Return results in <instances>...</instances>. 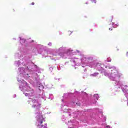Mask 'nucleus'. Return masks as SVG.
Listing matches in <instances>:
<instances>
[{"label":"nucleus","instance_id":"obj_5","mask_svg":"<svg viewBox=\"0 0 128 128\" xmlns=\"http://www.w3.org/2000/svg\"><path fill=\"white\" fill-rule=\"evenodd\" d=\"M109 70H110L111 72L110 73H108L107 72H106L104 71L102 72H104V76H108V78L110 80H112L114 82V86H117V88H120L122 86V84H124V82H120L119 81L120 78V74L118 72V68L116 67V69H112V68H108ZM117 72V74L116 75H114L113 76V79L110 78V76H112V72H114V70H116Z\"/></svg>","mask_w":128,"mask_h":128},{"label":"nucleus","instance_id":"obj_14","mask_svg":"<svg viewBox=\"0 0 128 128\" xmlns=\"http://www.w3.org/2000/svg\"><path fill=\"white\" fill-rule=\"evenodd\" d=\"M112 26L113 28H118V24H114V22H112Z\"/></svg>","mask_w":128,"mask_h":128},{"label":"nucleus","instance_id":"obj_9","mask_svg":"<svg viewBox=\"0 0 128 128\" xmlns=\"http://www.w3.org/2000/svg\"><path fill=\"white\" fill-rule=\"evenodd\" d=\"M99 98H100V96H98V94H94V100L92 102L90 101V104H96V100H98Z\"/></svg>","mask_w":128,"mask_h":128},{"label":"nucleus","instance_id":"obj_11","mask_svg":"<svg viewBox=\"0 0 128 128\" xmlns=\"http://www.w3.org/2000/svg\"><path fill=\"white\" fill-rule=\"evenodd\" d=\"M78 100L76 98L74 99L72 102L71 103V104H77V106H80V102H78Z\"/></svg>","mask_w":128,"mask_h":128},{"label":"nucleus","instance_id":"obj_45","mask_svg":"<svg viewBox=\"0 0 128 128\" xmlns=\"http://www.w3.org/2000/svg\"><path fill=\"white\" fill-rule=\"evenodd\" d=\"M52 60H54V58H52Z\"/></svg>","mask_w":128,"mask_h":128},{"label":"nucleus","instance_id":"obj_16","mask_svg":"<svg viewBox=\"0 0 128 128\" xmlns=\"http://www.w3.org/2000/svg\"><path fill=\"white\" fill-rule=\"evenodd\" d=\"M57 68H58V70H62V67H60V66L58 65L57 66Z\"/></svg>","mask_w":128,"mask_h":128},{"label":"nucleus","instance_id":"obj_6","mask_svg":"<svg viewBox=\"0 0 128 128\" xmlns=\"http://www.w3.org/2000/svg\"><path fill=\"white\" fill-rule=\"evenodd\" d=\"M80 58L76 57L70 58V62L72 66H82V68H86V58L88 56L80 54Z\"/></svg>","mask_w":128,"mask_h":128},{"label":"nucleus","instance_id":"obj_35","mask_svg":"<svg viewBox=\"0 0 128 128\" xmlns=\"http://www.w3.org/2000/svg\"><path fill=\"white\" fill-rule=\"evenodd\" d=\"M68 64V62H66L64 64Z\"/></svg>","mask_w":128,"mask_h":128},{"label":"nucleus","instance_id":"obj_23","mask_svg":"<svg viewBox=\"0 0 128 128\" xmlns=\"http://www.w3.org/2000/svg\"><path fill=\"white\" fill-rule=\"evenodd\" d=\"M76 52H75L74 51L73 53H72V54H70V55H72V54H76Z\"/></svg>","mask_w":128,"mask_h":128},{"label":"nucleus","instance_id":"obj_32","mask_svg":"<svg viewBox=\"0 0 128 128\" xmlns=\"http://www.w3.org/2000/svg\"><path fill=\"white\" fill-rule=\"evenodd\" d=\"M62 102H64V100H62Z\"/></svg>","mask_w":128,"mask_h":128},{"label":"nucleus","instance_id":"obj_19","mask_svg":"<svg viewBox=\"0 0 128 128\" xmlns=\"http://www.w3.org/2000/svg\"><path fill=\"white\" fill-rule=\"evenodd\" d=\"M52 44L51 42H50L48 44V46H52Z\"/></svg>","mask_w":128,"mask_h":128},{"label":"nucleus","instance_id":"obj_30","mask_svg":"<svg viewBox=\"0 0 128 128\" xmlns=\"http://www.w3.org/2000/svg\"><path fill=\"white\" fill-rule=\"evenodd\" d=\"M114 18V16H112V19L111 20H110L111 22H112V18Z\"/></svg>","mask_w":128,"mask_h":128},{"label":"nucleus","instance_id":"obj_12","mask_svg":"<svg viewBox=\"0 0 128 128\" xmlns=\"http://www.w3.org/2000/svg\"><path fill=\"white\" fill-rule=\"evenodd\" d=\"M70 96H72V93L64 94L63 98H70Z\"/></svg>","mask_w":128,"mask_h":128},{"label":"nucleus","instance_id":"obj_37","mask_svg":"<svg viewBox=\"0 0 128 128\" xmlns=\"http://www.w3.org/2000/svg\"><path fill=\"white\" fill-rule=\"evenodd\" d=\"M88 2H86V4H88Z\"/></svg>","mask_w":128,"mask_h":128},{"label":"nucleus","instance_id":"obj_33","mask_svg":"<svg viewBox=\"0 0 128 128\" xmlns=\"http://www.w3.org/2000/svg\"><path fill=\"white\" fill-rule=\"evenodd\" d=\"M76 52H79L78 50H76Z\"/></svg>","mask_w":128,"mask_h":128},{"label":"nucleus","instance_id":"obj_22","mask_svg":"<svg viewBox=\"0 0 128 128\" xmlns=\"http://www.w3.org/2000/svg\"><path fill=\"white\" fill-rule=\"evenodd\" d=\"M74 94H80V92L76 91V92H74Z\"/></svg>","mask_w":128,"mask_h":128},{"label":"nucleus","instance_id":"obj_36","mask_svg":"<svg viewBox=\"0 0 128 128\" xmlns=\"http://www.w3.org/2000/svg\"><path fill=\"white\" fill-rule=\"evenodd\" d=\"M44 54H46L47 52H44Z\"/></svg>","mask_w":128,"mask_h":128},{"label":"nucleus","instance_id":"obj_21","mask_svg":"<svg viewBox=\"0 0 128 128\" xmlns=\"http://www.w3.org/2000/svg\"><path fill=\"white\" fill-rule=\"evenodd\" d=\"M48 57V58H50V56H45V55H43L42 58H46V57Z\"/></svg>","mask_w":128,"mask_h":128},{"label":"nucleus","instance_id":"obj_26","mask_svg":"<svg viewBox=\"0 0 128 128\" xmlns=\"http://www.w3.org/2000/svg\"><path fill=\"white\" fill-rule=\"evenodd\" d=\"M106 128H110V126H106Z\"/></svg>","mask_w":128,"mask_h":128},{"label":"nucleus","instance_id":"obj_31","mask_svg":"<svg viewBox=\"0 0 128 128\" xmlns=\"http://www.w3.org/2000/svg\"><path fill=\"white\" fill-rule=\"evenodd\" d=\"M84 72H86V68H84Z\"/></svg>","mask_w":128,"mask_h":128},{"label":"nucleus","instance_id":"obj_17","mask_svg":"<svg viewBox=\"0 0 128 128\" xmlns=\"http://www.w3.org/2000/svg\"><path fill=\"white\" fill-rule=\"evenodd\" d=\"M107 62H112V58H107Z\"/></svg>","mask_w":128,"mask_h":128},{"label":"nucleus","instance_id":"obj_46","mask_svg":"<svg viewBox=\"0 0 128 128\" xmlns=\"http://www.w3.org/2000/svg\"><path fill=\"white\" fill-rule=\"evenodd\" d=\"M47 114H50V113L48 112Z\"/></svg>","mask_w":128,"mask_h":128},{"label":"nucleus","instance_id":"obj_40","mask_svg":"<svg viewBox=\"0 0 128 128\" xmlns=\"http://www.w3.org/2000/svg\"><path fill=\"white\" fill-rule=\"evenodd\" d=\"M105 118V119H104V122H106V118Z\"/></svg>","mask_w":128,"mask_h":128},{"label":"nucleus","instance_id":"obj_8","mask_svg":"<svg viewBox=\"0 0 128 128\" xmlns=\"http://www.w3.org/2000/svg\"><path fill=\"white\" fill-rule=\"evenodd\" d=\"M66 124L68 126V128H74V126H74V120H68V122H66Z\"/></svg>","mask_w":128,"mask_h":128},{"label":"nucleus","instance_id":"obj_13","mask_svg":"<svg viewBox=\"0 0 128 128\" xmlns=\"http://www.w3.org/2000/svg\"><path fill=\"white\" fill-rule=\"evenodd\" d=\"M99 74L98 72H94L92 74H90L91 78H96L98 76Z\"/></svg>","mask_w":128,"mask_h":128},{"label":"nucleus","instance_id":"obj_25","mask_svg":"<svg viewBox=\"0 0 128 128\" xmlns=\"http://www.w3.org/2000/svg\"><path fill=\"white\" fill-rule=\"evenodd\" d=\"M13 98H16V94H14V96H13Z\"/></svg>","mask_w":128,"mask_h":128},{"label":"nucleus","instance_id":"obj_3","mask_svg":"<svg viewBox=\"0 0 128 128\" xmlns=\"http://www.w3.org/2000/svg\"><path fill=\"white\" fill-rule=\"evenodd\" d=\"M86 61L85 63L86 64V66H89L91 68H96L97 70L100 72V74H102L104 72L105 68H111L112 70H115L110 76L111 80L114 79V76H116L118 72L116 69V66H112L105 62L104 63H98L96 62V57L94 56H88L86 57Z\"/></svg>","mask_w":128,"mask_h":128},{"label":"nucleus","instance_id":"obj_34","mask_svg":"<svg viewBox=\"0 0 128 128\" xmlns=\"http://www.w3.org/2000/svg\"><path fill=\"white\" fill-rule=\"evenodd\" d=\"M59 34H62V32H60Z\"/></svg>","mask_w":128,"mask_h":128},{"label":"nucleus","instance_id":"obj_15","mask_svg":"<svg viewBox=\"0 0 128 128\" xmlns=\"http://www.w3.org/2000/svg\"><path fill=\"white\" fill-rule=\"evenodd\" d=\"M49 70L50 72H52V70H54V66H49Z\"/></svg>","mask_w":128,"mask_h":128},{"label":"nucleus","instance_id":"obj_1","mask_svg":"<svg viewBox=\"0 0 128 128\" xmlns=\"http://www.w3.org/2000/svg\"><path fill=\"white\" fill-rule=\"evenodd\" d=\"M19 38L20 44L18 48V52L16 53L14 56L16 58H20V60L15 61L14 64L18 67L22 66H24L18 68L20 74L17 80L18 82L20 83L19 84V89L22 92L26 90L33 92L28 82L22 78H24L26 80H33L34 82L40 80V76L38 74H42L41 70H44L32 62V52H34L35 54H42L46 48V46L40 44L28 43V40L22 37H20Z\"/></svg>","mask_w":128,"mask_h":128},{"label":"nucleus","instance_id":"obj_7","mask_svg":"<svg viewBox=\"0 0 128 128\" xmlns=\"http://www.w3.org/2000/svg\"><path fill=\"white\" fill-rule=\"evenodd\" d=\"M68 106V104L63 102L61 106L62 112H68V116H72V114H74L75 118L78 117V112H75L72 113V110L66 108Z\"/></svg>","mask_w":128,"mask_h":128},{"label":"nucleus","instance_id":"obj_10","mask_svg":"<svg viewBox=\"0 0 128 128\" xmlns=\"http://www.w3.org/2000/svg\"><path fill=\"white\" fill-rule=\"evenodd\" d=\"M92 112L94 114V112H96V114H102V109H98V108L93 109Z\"/></svg>","mask_w":128,"mask_h":128},{"label":"nucleus","instance_id":"obj_42","mask_svg":"<svg viewBox=\"0 0 128 128\" xmlns=\"http://www.w3.org/2000/svg\"><path fill=\"white\" fill-rule=\"evenodd\" d=\"M57 60H60V58H58Z\"/></svg>","mask_w":128,"mask_h":128},{"label":"nucleus","instance_id":"obj_27","mask_svg":"<svg viewBox=\"0 0 128 128\" xmlns=\"http://www.w3.org/2000/svg\"><path fill=\"white\" fill-rule=\"evenodd\" d=\"M32 6H34V2H32Z\"/></svg>","mask_w":128,"mask_h":128},{"label":"nucleus","instance_id":"obj_44","mask_svg":"<svg viewBox=\"0 0 128 128\" xmlns=\"http://www.w3.org/2000/svg\"><path fill=\"white\" fill-rule=\"evenodd\" d=\"M32 42H34V40H32Z\"/></svg>","mask_w":128,"mask_h":128},{"label":"nucleus","instance_id":"obj_28","mask_svg":"<svg viewBox=\"0 0 128 128\" xmlns=\"http://www.w3.org/2000/svg\"><path fill=\"white\" fill-rule=\"evenodd\" d=\"M109 30H112V28H109Z\"/></svg>","mask_w":128,"mask_h":128},{"label":"nucleus","instance_id":"obj_43","mask_svg":"<svg viewBox=\"0 0 128 128\" xmlns=\"http://www.w3.org/2000/svg\"><path fill=\"white\" fill-rule=\"evenodd\" d=\"M13 40H16V38H13Z\"/></svg>","mask_w":128,"mask_h":128},{"label":"nucleus","instance_id":"obj_4","mask_svg":"<svg viewBox=\"0 0 128 128\" xmlns=\"http://www.w3.org/2000/svg\"><path fill=\"white\" fill-rule=\"evenodd\" d=\"M73 53L74 50L72 48L62 46L58 48L54 49L52 56H59L62 58L66 60V58H68L70 56V54Z\"/></svg>","mask_w":128,"mask_h":128},{"label":"nucleus","instance_id":"obj_2","mask_svg":"<svg viewBox=\"0 0 128 128\" xmlns=\"http://www.w3.org/2000/svg\"><path fill=\"white\" fill-rule=\"evenodd\" d=\"M35 82L37 83V86L38 88V90L36 94L34 93V91L32 88V91L26 90L27 92H29L26 93L24 94L26 96H28V98L31 100V102L32 103V108H35L34 114L37 120L36 124L38 128H48L46 124H42V122H46V120L44 119V116H42V111L40 110L41 106L40 103L38 102V101L36 99L32 100V98L36 97L37 98H42V100H46V98L53 100L54 95H52V94H50L48 97L46 95V96L44 92L42 90L44 87V85H42V83H40V78L38 81Z\"/></svg>","mask_w":128,"mask_h":128},{"label":"nucleus","instance_id":"obj_18","mask_svg":"<svg viewBox=\"0 0 128 128\" xmlns=\"http://www.w3.org/2000/svg\"><path fill=\"white\" fill-rule=\"evenodd\" d=\"M62 120H66V117L64 116H62Z\"/></svg>","mask_w":128,"mask_h":128},{"label":"nucleus","instance_id":"obj_29","mask_svg":"<svg viewBox=\"0 0 128 128\" xmlns=\"http://www.w3.org/2000/svg\"><path fill=\"white\" fill-rule=\"evenodd\" d=\"M126 56L128 57V52H126Z\"/></svg>","mask_w":128,"mask_h":128},{"label":"nucleus","instance_id":"obj_41","mask_svg":"<svg viewBox=\"0 0 128 128\" xmlns=\"http://www.w3.org/2000/svg\"><path fill=\"white\" fill-rule=\"evenodd\" d=\"M95 26H96H96H97V25H95Z\"/></svg>","mask_w":128,"mask_h":128},{"label":"nucleus","instance_id":"obj_20","mask_svg":"<svg viewBox=\"0 0 128 128\" xmlns=\"http://www.w3.org/2000/svg\"><path fill=\"white\" fill-rule=\"evenodd\" d=\"M92 2H94V4H96V0H90Z\"/></svg>","mask_w":128,"mask_h":128},{"label":"nucleus","instance_id":"obj_39","mask_svg":"<svg viewBox=\"0 0 128 128\" xmlns=\"http://www.w3.org/2000/svg\"><path fill=\"white\" fill-rule=\"evenodd\" d=\"M84 94H88L84 92Z\"/></svg>","mask_w":128,"mask_h":128},{"label":"nucleus","instance_id":"obj_38","mask_svg":"<svg viewBox=\"0 0 128 128\" xmlns=\"http://www.w3.org/2000/svg\"><path fill=\"white\" fill-rule=\"evenodd\" d=\"M90 96H92V94H90Z\"/></svg>","mask_w":128,"mask_h":128},{"label":"nucleus","instance_id":"obj_24","mask_svg":"<svg viewBox=\"0 0 128 128\" xmlns=\"http://www.w3.org/2000/svg\"><path fill=\"white\" fill-rule=\"evenodd\" d=\"M68 32H70V34H69L70 36V34H72V32L70 31H68Z\"/></svg>","mask_w":128,"mask_h":128}]
</instances>
